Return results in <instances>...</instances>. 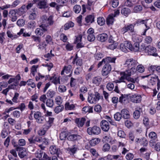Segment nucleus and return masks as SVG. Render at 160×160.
<instances>
[{
  "label": "nucleus",
  "mask_w": 160,
  "mask_h": 160,
  "mask_svg": "<svg viewBox=\"0 0 160 160\" xmlns=\"http://www.w3.org/2000/svg\"><path fill=\"white\" fill-rule=\"evenodd\" d=\"M82 111L83 113H91L92 112V108L88 106H85L82 108Z\"/></svg>",
  "instance_id": "31"
},
{
  "label": "nucleus",
  "mask_w": 160,
  "mask_h": 160,
  "mask_svg": "<svg viewBox=\"0 0 160 160\" xmlns=\"http://www.w3.org/2000/svg\"><path fill=\"white\" fill-rule=\"evenodd\" d=\"M112 69L111 65L108 64H106L103 67L102 70V75L106 76L108 75Z\"/></svg>",
  "instance_id": "8"
},
{
  "label": "nucleus",
  "mask_w": 160,
  "mask_h": 160,
  "mask_svg": "<svg viewBox=\"0 0 160 160\" xmlns=\"http://www.w3.org/2000/svg\"><path fill=\"white\" fill-rule=\"evenodd\" d=\"M29 18L31 20H35L37 18V12L35 9H32L29 12Z\"/></svg>",
  "instance_id": "19"
},
{
  "label": "nucleus",
  "mask_w": 160,
  "mask_h": 160,
  "mask_svg": "<svg viewBox=\"0 0 160 160\" xmlns=\"http://www.w3.org/2000/svg\"><path fill=\"white\" fill-rule=\"evenodd\" d=\"M8 37L12 39L16 38L18 37V36L14 34H12L10 31H8L7 32Z\"/></svg>",
  "instance_id": "45"
},
{
  "label": "nucleus",
  "mask_w": 160,
  "mask_h": 160,
  "mask_svg": "<svg viewBox=\"0 0 160 160\" xmlns=\"http://www.w3.org/2000/svg\"><path fill=\"white\" fill-rule=\"evenodd\" d=\"M95 39V37L93 34H88L87 36L88 40L90 42L93 41Z\"/></svg>",
  "instance_id": "54"
},
{
  "label": "nucleus",
  "mask_w": 160,
  "mask_h": 160,
  "mask_svg": "<svg viewBox=\"0 0 160 160\" xmlns=\"http://www.w3.org/2000/svg\"><path fill=\"white\" fill-rule=\"evenodd\" d=\"M55 92L54 91L49 90L47 92L46 95L47 97L52 98L55 96Z\"/></svg>",
  "instance_id": "40"
},
{
  "label": "nucleus",
  "mask_w": 160,
  "mask_h": 160,
  "mask_svg": "<svg viewBox=\"0 0 160 160\" xmlns=\"http://www.w3.org/2000/svg\"><path fill=\"white\" fill-rule=\"evenodd\" d=\"M63 109V106L60 105L55 108L54 111L56 113L58 114L62 112Z\"/></svg>",
  "instance_id": "36"
},
{
  "label": "nucleus",
  "mask_w": 160,
  "mask_h": 160,
  "mask_svg": "<svg viewBox=\"0 0 160 160\" xmlns=\"http://www.w3.org/2000/svg\"><path fill=\"white\" fill-rule=\"evenodd\" d=\"M152 38L150 36H146L144 39V43L146 44H150L152 42Z\"/></svg>",
  "instance_id": "39"
},
{
  "label": "nucleus",
  "mask_w": 160,
  "mask_h": 160,
  "mask_svg": "<svg viewBox=\"0 0 160 160\" xmlns=\"http://www.w3.org/2000/svg\"><path fill=\"white\" fill-rule=\"evenodd\" d=\"M102 141L106 142H109L111 144L114 143L116 141V140L113 139L109 135L104 136L103 138Z\"/></svg>",
  "instance_id": "17"
},
{
  "label": "nucleus",
  "mask_w": 160,
  "mask_h": 160,
  "mask_svg": "<svg viewBox=\"0 0 160 160\" xmlns=\"http://www.w3.org/2000/svg\"><path fill=\"white\" fill-rule=\"evenodd\" d=\"M65 48L67 50L71 51L73 49V46L72 44L68 43L66 45Z\"/></svg>",
  "instance_id": "64"
},
{
  "label": "nucleus",
  "mask_w": 160,
  "mask_h": 160,
  "mask_svg": "<svg viewBox=\"0 0 160 160\" xmlns=\"http://www.w3.org/2000/svg\"><path fill=\"white\" fill-rule=\"evenodd\" d=\"M100 141V140L99 138H94L91 140L89 142L91 145L94 146L97 144Z\"/></svg>",
  "instance_id": "37"
},
{
  "label": "nucleus",
  "mask_w": 160,
  "mask_h": 160,
  "mask_svg": "<svg viewBox=\"0 0 160 160\" xmlns=\"http://www.w3.org/2000/svg\"><path fill=\"white\" fill-rule=\"evenodd\" d=\"M131 74V70H128L125 71V72H122L120 73V75L121 76L119 80H116L115 81L116 83H119L122 82H124V80L127 78V77Z\"/></svg>",
  "instance_id": "4"
},
{
  "label": "nucleus",
  "mask_w": 160,
  "mask_h": 160,
  "mask_svg": "<svg viewBox=\"0 0 160 160\" xmlns=\"http://www.w3.org/2000/svg\"><path fill=\"white\" fill-rule=\"evenodd\" d=\"M50 80H52L53 83L56 85L60 83V79L58 77H51V78H50Z\"/></svg>",
  "instance_id": "33"
},
{
  "label": "nucleus",
  "mask_w": 160,
  "mask_h": 160,
  "mask_svg": "<svg viewBox=\"0 0 160 160\" xmlns=\"http://www.w3.org/2000/svg\"><path fill=\"white\" fill-rule=\"evenodd\" d=\"M46 104L47 106L52 108L54 105L53 100L51 99H48L46 101Z\"/></svg>",
  "instance_id": "43"
},
{
  "label": "nucleus",
  "mask_w": 160,
  "mask_h": 160,
  "mask_svg": "<svg viewBox=\"0 0 160 160\" xmlns=\"http://www.w3.org/2000/svg\"><path fill=\"white\" fill-rule=\"evenodd\" d=\"M123 43L127 49L128 48L131 51V49L132 48V45L131 42L128 41H126L124 42Z\"/></svg>",
  "instance_id": "48"
},
{
  "label": "nucleus",
  "mask_w": 160,
  "mask_h": 160,
  "mask_svg": "<svg viewBox=\"0 0 160 160\" xmlns=\"http://www.w3.org/2000/svg\"><path fill=\"white\" fill-rule=\"evenodd\" d=\"M131 13V10L128 8H122L121 11V13L124 16L127 17Z\"/></svg>",
  "instance_id": "30"
},
{
  "label": "nucleus",
  "mask_w": 160,
  "mask_h": 160,
  "mask_svg": "<svg viewBox=\"0 0 160 160\" xmlns=\"http://www.w3.org/2000/svg\"><path fill=\"white\" fill-rule=\"evenodd\" d=\"M103 57L102 54L101 53H98L95 54V59L97 60H99L101 59Z\"/></svg>",
  "instance_id": "58"
},
{
  "label": "nucleus",
  "mask_w": 160,
  "mask_h": 160,
  "mask_svg": "<svg viewBox=\"0 0 160 160\" xmlns=\"http://www.w3.org/2000/svg\"><path fill=\"white\" fill-rule=\"evenodd\" d=\"M128 95L122 94L119 97V102L122 104H125L126 102L128 101Z\"/></svg>",
  "instance_id": "25"
},
{
  "label": "nucleus",
  "mask_w": 160,
  "mask_h": 160,
  "mask_svg": "<svg viewBox=\"0 0 160 160\" xmlns=\"http://www.w3.org/2000/svg\"><path fill=\"white\" fill-rule=\"evenodd\" d=\"M122 115L119 112H117L114 115V118L117 121H119L121 119Z\"/></svg>",
  "instance_id": "51"
},
{
  "label": "nucleus",
  "mask_w": 160,
  "mask_h": 160,
  "mask_svg": "<svg viewBox=\"0 0 160 160\" xmlns=\"http://www.w3.org/2000/svg\"><path fill=\"white\" fill-rule=\"evenodd\" d=\"M38 67V65H33L31 68V71L32 74L33 76H35V73L37 72V69Z\"/></svg>",
  "instance_id": "50"
},
{
  "label": "nucleus",
  "mask_w": 160,
  "mask_h": 160,
  "mask_svg": "<svg viewBox=\"0 0 160 160\" xmlns=\"http://www.w3.org/2000/svg\"><path fill=\"white\" fill-rule=\"evenodd\" d=\"M36 25V23L34 21H31L29 22L28 24L27 27L28 28L33 29L34 28Z\"/></svg>",
  "instance_id": "42"
},
{
  "label": "nucleus",
  "mask_w": 160,
  "mask_h": 160,
  "mask_svg": "<svg viewBox=\"0 0 160 160\" xmlns=\"http://www.w3.org/2000/svg\"><path fill=\"white\" fill-rule=\"evenodd\" d=\"M108 36L105 33L100 34L97 36L98 40L101 42H105L108 38Z\"/></svg>",
  "instance_id": "20"
},
{
  "label": "nucleus",
  "mask_w": 160,
  "mask_h": 160,
  "mask_svg": "<svg viewBox=\"0 0 160 160\" xmlns=\"http://www.w3.org/2000/svg\"><path fill=\"white\" fill-rule=\"evenodd\" d=\"M40 28H37L35 30V33L37 35L41 36L43 35V32H46L48 30V29L44 27L41 26V24L40 25Z\"/></svg>",
  "instance_id": "15"
},
{
  "label": "nucleus",
  "mask_w": 160,
  "mask_h": 160,
  "mask_svg": "<svg viewBox=\"0 0 160 160\" xmlns=\"http://www.w3.org/2000/svg\"><path fill=\"white\" fill-rule=\"evenodd\" d=\"M34 117L37 120V122L39 123H42L44 120V117L42 116L41 113L39 112H36L34 114Z\"/></svg>",
  "instance_id": "9"
},
{
  "label": "nucleus",
  "mask_w": 160,
  "mask_h": 160,
  "mask_svg": "<svg viewBox=\"0 0 160 160\" xmlns=\"http://www.w3.org/2000/svg\"><path fill=\"white\" fill-rule=\"evenodd\" d=\"M65 108L67 110H74L75 109V106L74 104L67 102L65 104Z\"/></svg>",
  "instance_id": "27"
},
{
  "label": "nucleus",
  "mask_w": 160,
  "mask_h": 160,
  "mask_svg": "<svg viewBox=\"0 0 160 160\" xmlns=\"http://www.w3.org/2000/svg\"><path fill=\"white\" fill-rule=\"evenodd\" d=\"M132 101L136 103L140 102L141 100V97L140 95L134 94L132 96Z\"/></svg>",
  "instance_id": "24"
},
{
  "label": "nucleus",
  "mask_w": 160,
  "mask_h": 160,
  "mask_svg": "<svg viewBox=\"0 0 160 160\" xmlns=\"http://www.w3.org/2000/svg\"><path fill=\"white\" fill-rule=\"evenodd\" d=\"M55 101L57 104L60 105L62 102V100L61 97L58 96L56 98Z\"/></svg>",
  "instance_id": "56"
},
{
  "label": "nucleus",
  "mask_w": 160,
  "mask_h": 160,
  "mask_svg": "<svg viewBox=\"0 0 160 160\" xmlns=\"http://www.w3.org/2000/svg\"><path fill=\"white\" fill-rule=\"evenodd\" d=\"M74 23L72 22H69L66 23L64 26V29L65 30L69 29L70 28L73 27Z\"/></svg>",
  "instance_id": "38"
},
{
  "label": "nucleus",
  "mask_w": 160,
  "mask_h": 160,
  "mask_svg": "<svg viewBox=\"0 0 160 160\" xmlns=\"http://www.w3.org/2000/svg\"><path fill=\"white\" fill-rule=\"evenodd\" d=\"M121 113L122 117L126 119H128L130 117L129 112L126 109H123L121 111Z\"/></svg>",
  "instance_id": "22"
},
{
  "label": "nucleus",
  "mask_w": 160,
  "mask_h": 160,
  "mask_svg": "<svg viewBox=\"0 0 160 160\" xmlns=\"http://www.w3.org/2000/svg\"><path fill=\"white\" fill-rule=\"evenodd\" d=\"M47 45L46 43L45 42H43L38 45V48L41 50H43L45 48Z\"/></svg>",
  "instance_id": "61"
},
{
  "label": "nucleus",
  "mask_w": 160,
  "mask_h": 160,
  "mask_svg": "<svg viewBox=\"0 0 160 160\" xmlns=\"http://www.w3.org/2000/svg\"><path fill=\"white\" fill-rule=\"evenodd\" d=\"M134 25L132 24H130L129 25L125 26L122 29V31L124 33L128 31H130L131 32L134 31Z\"/></svg>",
  "instance_id": "16"
},
{
  "label": "nucleus",
  "mask_w": 160,
  "mask_h": 160,
  "mask_svg": "<svg viewBox=\"0 0 160 160\" xmlns=\"http://www.w3.org/2000/svg\"><path fill=\"white\" fill-rule=\"evenodd\" d=\"M72 68V66L70 65H68L67 66H64L61 72V74L63 75L65 72L66 74H68L71 71Z\"/></svg>",
  "instance_id": "26"
},
{
  "label": "nucleus",
  "mask_w": 160,
  "mask_h": 160,
  "mask_svg": "<svg viewBox=\"0 0 160 160\" xmlns=\"http://www.w3.org/2000/svg\"><path fill=\"white\" fill-rule=\"evenodd\" d=\"M17 12L15 10H11L8 13V16L12 22L16 21L17 19Z\"/></svg>",
  "instance_id": "12"
},
{
  "label": "nucleus",
  "mask_w": 160,
  "mask_h": 160,
  "mask_svg": "<svg viewBox=\"0 0 160 160\" xmlns=\"http://www.w3.org/2000/svg\"><path fill=\"white\" fill-rule=\"evenodd\" d=\"M94 17L93 15H88L85 18V21L87 23H92L94 21Z\"/></svg>",
  "instance_id": "32"
},
{
  "label": "nucleus",
  "mask_w": 160,
  "mask_h": 160,
  "mask_svg": "<svg viewBox=\"0 0 160 160\" xmlns=\"http://www.w3.org/2000/svg\"><path fill=\"white\" fill-rule=\"evenodd\" d=\"M97 22L100 26L103 25L105 23V20L102 17H100L97 19Z\"/></svg>",
  "instance_id": "44"
},
{
  "label": "nucleus",
  "mask_w": 160,
  "mask_h": 160,
  "mask_svg": "<svg viewBox=\"0 0 160 160\" xmlns=\"http://www.w3.org/2000/svg\"><path fill=\"white\" fill-rule=\"evenodd\" d=\"M86 119L84 118H76L75 120V122L78 127H82Z\"/></svg>",
  "instance_id": "21"
},
{
  "label": "nucleus",
  "mask_w": 160,
  "mask_h": 160,
  "mask_svg": "<svg viewBox=\"0 0 160 160\" xmlns=\"http://www.w3.org/2000/svg\"><path fill=\"white\" fill-rule=\"evenodd\" d=\"M107 88L109 91L112 90L114 88L113 84L112 82L108 83L106 86Z\"/></svg>",
  "instance_id": "55"
},
{
  "label": "nucleus",
  "mask_w": 160,
  "mask_h": 160,
  "mask_svg": "<svg viewBox=\"0 0 160 160\" xmlns=\"http://www.w3.org/2000/svg\"><path fill=\"white\" fill-rule=\"evenodd\" d=\"M142 10V7L141 6L137 5L134 7L133 10L135 12H138Z\"/></svg>",
  "instance_id": "57"
},
{
  "label": "nucleus",
  "mask_w": 160,
  "mask_h": 160,
  "mask_svg": "<svg viewBox=\"0 0 160 160\" xmlns=\"http://www.w3.org/2000/svg\"><path fill=\"white\" fill-rule=\"evenodd\" d=\"M25 23V21L23 19H19L17 21V22L18 25L20 27L24 26Z\"/></svg>",
  "instance_id": "59"
},
{
  "label": "nucleus",
  "mask_w": 160,
  "mask_h": 160,
  "mask_svg": "<svg viewBox=\"0 0 160 160\" xmlns=\"http://www.w3.org/2000/svg\"><path fill=\"white\" fill-rule=\"evenodd\" d=\"M141 112H139L137 110H135L133 113L134 118L135 119H138L140 115Z\"/></svg>",
  "instance_id": "62"
},
{
  "label": "nucleus",
  "mask_w": 160,
  "mask_h": 160,
  "mask_svg": "<svg viewBox=\"0 0 160 160\" xmlns=\"http://www.w3.org/2000/svg\"><path fill=\"white\" fill-rule=\"evenodd\" d=\"M110 146L109 144H105L103 146L102 150L104 152L108 151L110 149Z\"/></svg>",
  "instance_id": "60"
},
{
  "label": "nucleus",
  "mask_w": 160,
  "mask_h": 160,
  "mask_svg": "<svg viewBox=\"0 0 160 160\" xmlns=\"http://www.w3.org/2000/svg\"><path fill=\"white\" fill-rule=\"evenodd\" d=\"M67 151L71 155H73L77 151V148L75 145H74L71 148H68Z\"/></svg>",
  "instance_id": "34"
},
{
  "label": "nucleus",
  "mask_w": 160,
  "mask_h": 160,
  "mask_svg": "<svg viewBox=\"0 0 160 160\" xmlns=\"http://www.w3.org/2000/svg\"><path fill=\"white\" fill-rule=\"evenodd\" d=\"M101 131L100 128L97 126L88 128L87 129V132L90 135H98L100 133Z\"/></svg>",
  "instance_id": "3"
},
{
  "label": "nucleus",
  "mask_w": 160,
  "mask_h": 160,
  "mask_svg": "<svg viewBox=\"0 0 160 160\" xmlns=\"http://www.w3.org/2000/svg\"><path fill=\"white\" fill-rule=\"evenodd\" d=\"M139 36L138 35H135L133 36L132 39L134 40V42L135 41L136 42L134 43L133 45H132V48L131 49V51L134 52H138L139 50V44L138 42L139 41Z\"/></svg>",
  "instance_id": "6"
},
{
  "label": "nucleus",
  "mask_w": 160,
  "mask_h": 160,
  "mask_svg": "<svg viewBox=\"0 0 160 160\" xmlns=\"http://www.w3.org/2000/svg\"><path fill=\"white\" fill-rule=\"evenodd\" d=\"M27 154V152L25 148L22 149V151H20V152L18 153V155L19 157L21 158H22L26 156Z\"/></svg>",
  "instance_id": "41"
},
{
  "label": "nucleus",
  "mask_w": 160,
  "mask_h": 160,
  "mask_svg": "<svg viewBox=\"0 0 160 160\" xmlns=\"http://www.w3.org/2000/svg\"><path fill=\"white\" fill-rule=\"evenodd\" d=\"M114 18L112 14L109 15L106 19V23L108 25H112L113 22Z\"/></svg>",
  "instance_id": "28"
},
{
  "label": "nucleus",
  "mask_w": 160,
  "mask_h": 160,
  "mask_svg": "<svg viewBox=\"0 0 160 160\" xmlns=\"http://www.w3.org/2000/svg\"><path fill=\"white\" fill-rule=\"evenodd\" d=\"M149 137L151 139V140H153L154 141L157 139V134L154 132H150L148 135Z\"/></svg>",
  "instance_id": "35"
},
{
  "label": "nucleus",
  "mask_w": 160,
  "mask_h": 160,
  "mask_svg": "<svg viewBox=\"0 0 160 160\" xmlns=\"http://www.w3.org/2000/svg\"><path fill=\"white\" fill-rule=\"evenodd\" d=\"M36 3L37 7L40 9H45L47 7V0H37Z\"/></svg>",
  "instance_id": "13"
},
{
  "label": "nucleus",
  "mask_w": 160,
  "mask_h": 160,
  "mask_svg": "<svg viewBox=\"0 0 160 160\" xmlns=\"http://www.w3.org/2000/svg\"><path fill=\"white\" fill-rule=\"evenodd\" d=\"M12 114L14 118H18L20 116L21 113L18 111L15 110L12 112Z\"/></svg>",
  "instance_id": "49"
},
{
  "label": "nucleus",
  "mask_w": 160,
  "mask_h": 160,
  "mask_svg": "<svg viewBox=\"0 0 160 160\" xmlns=\"http://www.w3.org/2000/svg\"><path fill=\"white\" fill-rule=\"evenodd\" d=\"M27 8L25 5H23L20 8H19L17 10H16L17 11V14L19 16H21L23 15L27 11Z\"/></svg>",
  "instance_id": "23"
},
{
  "label": "nucleus",
  "mask_w": 160,
  "mask_h": 160,
  "mask_svg": "<svg viewBox=\"0 0 160 160\" xmlns=\"http://www.w3.org/2000/svg\"><path fill=\"white\" fill-rule=\"evenodd\" d=\"M82 138L80 135L78 134H69L67 139L69 141L76 142L81 139Z\"/></svg>",
  "instance_id": "7"
},
{
  "label": "nucleus",
  "mask_w": 160,
  "mask_h": 160,
  "mask_svg": "<svg viewBox=\"0 0 160 160\" xmlns=\"http://www.w3.org/2000/svg\"><path fill=\"white\" fill-rule=\"evenodd\" d=\"M49 151L52 154H57L58 156L61 153L60 148L55 145H52L49 148Z\"/></svg>",
  "instance_id": "10"
},
{
  "label": "nucleus",
  "mask_w": 160,
  "mask_h": 160,
  "mask_svg": "<svg viewBox=\"0 0 160 160\" xmlns=\"http://www.w3.org/2000/svg\"><path fill=\"white\" fill-rule=\"evenodd\" d=\"M156 51L155 48L150 45L147 46L145 49V52L148 55L155 57L158 56L157 53H156Z\"/></svg>",
  "instance_id": "5"
},
{
  "label": "nucleus",
  "mask_w": 160,
  "mask_h": 160,
  "mask_svg": "<svg viewBox=\"0 0 160 160\" xmlns=\"http://www.w3.org/2000/svg\"><path fill=\"white\" fill-rule=\"evenodd\" d=\"M160 81L158 77L155 76V77H151V78L148 82V84L150 86H153L157 83V85L159 84Z\"/></svg>",
  "instance_id": "14"
},
{
  "label": "nucleus",
  "mask_w": 160,
  "mask_h": 160,
  "mask_svg": "<svg viewBox=\"0 0 160 160\" xmlns=\"http://www.w3.org/2000/svg\"><path fill=\"white\" fill-rule=\"evenodd\" d=\"M58 90L60 92H63L66 91V88L65 86L60 85L59 87Z\"/></svg>",
  "instance_id": "63"
},
{
  "label": "nucleus",
  "mask_w": 160,
  "mask_h": 160,
  "mask_svg": "<svg viewBox=\"0 0 160 160\" xmlns=\"http://www.w3.org/2000/svg\"><path fill=\"white\" fill-rule=\"evenodd\" d=\"M81 10V7L80 5H76L73 8L74 11L77 13H79Z\"/></svg>",
  "instance_id": "52"
},
{
  "label": "nucleus",
  "mask_w": 160,
  "mask_h": 160,
  "mask_svg": "<svg viewBox=\"0 0 160 160\" xmlns=\"http://www.w3.org/2000/svg\"><path fill=\"white\" fill-rule=\"evenodd\" d=\"M68 135L65 132H62L60 134V138L61 140H65Z\"/></svg>",
  "instance_id": "46"
},
{
  "label": "nucleus",
  "mask_w": 160,
  "mask_h": 160,
  "mask_svg": "<svg viewBox=\"0 0 160 160\" xmlns=\"http://www.w3.org/2000/svg\"><path fill=\"white\" fill-rule=\"evenodd\" d=\"M41 26L44 27L48 29L50 26H52L55 24V22L52 15L49 16L46 15H42L40 18Z\"/></svg>",
  "instance_id": "1"
},
{
  "label": "nucleus",
  "mask_w": 160,
  "mask_h": 160,
  "mask_svg": "<svg viewBox=\"0 0 160 160\" xmlns=\"http://www.w3.org/2000/svg\"><path fill=\"white\" fill-rule=\"evenodd\" d=\"M27 84L29 86H30L32 88H33L36 86L35 84L33 82L32 80V79L28 80L27 82Z\"/></svg>",
  "instance_id": "53"
},
{
  "label": "nucleus",
  "mask_w": 160,
  "mask_h": 160,
  "mask_svg": "<svg viewBox=\"0 0 160 160\" xmlns=\"http://www.w3.org/2000/svg\"><path fill=\"white\" fill-rule=\"evenodd\" d=\"M102 80V78L100 76H98L94 77L92 79V81L93 83L98 85L101 81Z\"/></svg>",
  "instance_id": "29"
},
{
  "label": "nucleus",
  "mask_w": 160,
  "mask_h": 160,
  "mask_svg": "<svg viewBox=\"0 0 160 160\" xmlns=\"http://www.w3.org/2000/svg\"><path fill=\"white\" fill-rule=\"evenodd\" d=\"M100 94L98 92L95 94L91 93L88 94V102L90 103H95L100 99Z\"/></svg>",
  "instance_id": "2"
},
{
  "label": "nucleus",
  "mask_w": 160,
  "mask_h": 160,
  "mask_svg": "<svg viewBox=\"0 0 160 160\" xmlns=\"http://www.w3.org/2000/svg\"><path fill=\"white\" fill-rule=\"evenodd\" d=\"M149 144L151 147L154 148L155 150L157 151H160V142H158L156 143L153 140H150Z\"/></svg>",
  "instance_id": "18"
},
{
  "label": "nucleus",
  "mask_w": 160,
  "mask_h": 160,
  "mask_svg": "<svg viewBox=\"0 0 160 160\" xmlns=\"http://www.w3.org/2000/svg\"><path fill=\"white\" fill-rule=\"evenodd\" d=\"M100 126L102 130L105 132H108L110 128L109 123L105 120H102L101 122Z\"/></svg>",
  "instance_id": "11"
},
{
  "label": "nucleus",
  "mask_w": 160,
  "mask_h": 160,
  "mask_svg": "<svg viewBox=\"0 0 160 160\" xmlns=\"http://www.w3.org/2000/svg\"><path fill=\"white\" fill-rule=\"evenodd\" d=\"M19 96V94L17 92H15L13 97L12 100V101L15 103H18V98Z\"/></svg>",
  "instance_id": "47"
}]
</instances>
